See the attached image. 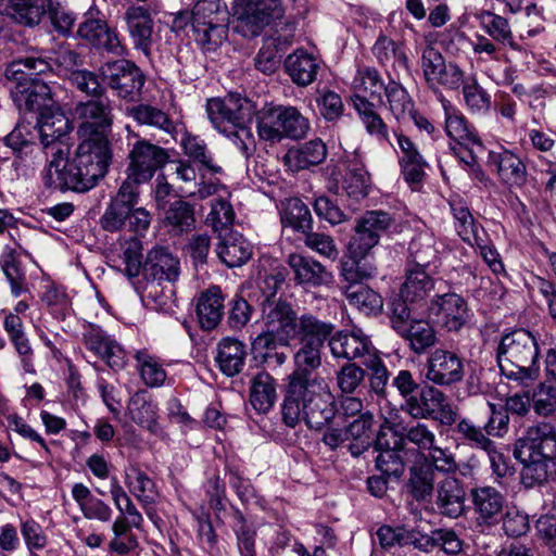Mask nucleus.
Instances as JSON below:
<instances>
[{
  "mask_svg": "<svg viewBox=\"0 0 556 556\" xmlns=\"http://www.w3.org/2000/svg\"><path fill=\"white\" fill-rule=\"evenodd\" d=\"M68 151V147L59 144L52 152V159L43 174L45 186L75 192L92 189L105 176L112 156L92 150V146L87 142L78 144L71 161H67Z\"/></svg>",
  "mask_w": 556,
  "mask_h": 556,
  "instance_id": "nucleus-1",
  "label": "nucleus"
},
{
  "mask_svg": "<svg viewBox=\"0 0 556 556\" xmlns=\"http://www.w3.org/2000/svg\"><path fill=\"white\" fill-rule=\"evenodd\" d=\"M334 396L325 379L302 380L287 384L281 405V420L290 428L301 421L311 430L328 426L337 414Z\"/></svg>",
  "mask_w": 556,
  "mask_h": 556,
  "instance_id": "nucleus-2",
  "label": "nucleus"
},
{
  "mask_svg": "<svg viewBox=\"0 0 556 556\" xmlns=\"http://www.w3.org/2000/svg\"><path fill=\"white\" fill-rule=\"evenodd\" d=\"M540 353L538 339L530 330L508 331L502 334L496 349L500 371L518 387H530L540 377Z\"/></svg>",
  "mask_w": 556,
  "mask_h": 556,
  "instance_id": "nucleus-3",
  "label": "nucleus"
},
{
  "mask_svg": "<svg viewBox=\"0 0 556 556\" xmlns=\"http://www.w3.org/2000/svg\"><path fill=\"white\" fill-rule=\"evenodd\" d=\"M52 70L51 63L42 56L29 55L13 61L7 68V76L15 81L12 98L20 110L48 111L54 108L51 87L39 75Z\"/></svg>",
  "mask_w": 556,
  "mask_h": 556,
  "instance_id": "nucleus-4",
  "label": "nucleus"
},
{
  "mask_svg": "<svg viewBox=\"0 0 556 556\" xmlns=\"http://www.w3.org/2000/svg\"><path fill=\"white\" fill-rule=\"evenodd\" d=\"M74 116L78 122L77 135L80 142L90 143L92 150L112 156L109 136L114 115L111 100L100 96L78 102Z\"/></svg>",
  "mask_w": 556,
  "mask_h": 556,
  "instance_id": "nucleus-5",
  "label": "nucleus"
},
{
  "mask_svg": "<svg viewBox=\"0 0 556 556\" xmlns=\"http://www.w3.org/2000/svg\"><path fill=\"white\" fill-rule=\"evenodd\" d=\"M192 9L195 42L204 51H216L228 37L227 4L223 0H197Z\"/></svg>",
  "mask_w": 556,
  "mask_h": 556,
  "instance_id": "nucleus-6",
  "label": "nucleus"
},
{
  "mask_svg": "<svg viewBox=\"0 0 556 556\" xmlns=\"http://www.w3.org/2000/svg\"><path fill=\"white\" fill-rule=\"evenodd\" d=\"M167 151L147 139H138L128 153L129 163L126 168V179L122 182V198L128 197L131 188L139 189V185L149 181L156 170L168 161Z\"/></svg>",
  "mask_w": 556,
  "mask_h": 556,
  "instance_id": "nucleus-7",
  "label": "nucleus"
},
{
  "mask_svg": "<svg viewBox=\"0 0 556 556\" xmlns=\"http://www.w3.org/2000/svg\"><path fill=\"white\" fill-rule=\"evenodd\" d=\"M263 331L255 338L254 346H268L280 342L288 346L293 340L298 315L292 305L282 300L263 302Z\"/></svg>",
  "mask_w": 556,
  "mask_h": 556,
  "instance_id": "nucleus-8",
  "label": "nucleus"
},
{
  "mask_svg": "<svg viewBox=\"0 0 556 556\" xmlns=\"http://www.w3.org/2000/svg\"><path fill=\"white\" fill-rule=\"evenodd\" d=\"M129 198H122V187L112 199L101 217V225L106 231L127 229L134 232L146 231L151 224V214L143 207H136L139 202V189H129Z\"/></svg>",
  "mask_w": 556,
  "mask_h": 556,
  "instance_id": "nucleus-9",
  "label": "nucleus"
},
{
  "mask_svg": "<svg viewBox=\"0 0 556 556\" xmlns=\"http://www.w3.org/2000/svg\"><path fill=\"white\" fill-rule=\"evenodd\" d=\"M232 10L235 28L243 37L258 36L285 14L281 0H237Z\"/></svg>",
  "mask_w": 556,
  "mask_h": 556,
  "instance_id": "nucleus-10",
  "label": "nucleus"
},
{
  "mask_svg": "<svg viewBox=\"0 0 556 556\" xmlns=\"http://www.w3.org/2000/svg\"><path fill=\"white\" fill-rule=\"evenodd\" d=\"M207 116L219 132H228V127H241L251 123L255 106L252 101L239 94L210 99L206 103Z\"/></svg>",
  "mask_w": 556,
  "mask_h": 556,
  "instance_id": "nucleus-11",
  "label": "nucleus"
},
{
  "mask_svg": "<svg viewBox=\"0 0 556 556\" xmlns=\"http://www.w3.org/2000/svg\"><path fill=\"white\" fill-rule=\"evenodd\" d=\"M102 77L118 98L128 101L139 99L146 81L142 71L127 60L108 63L102 67Z\"/></svg>",
  "mask_w": 556,
  "mask_h": 556,
  "instance_id": "nucleus-12",
  "label": "nucleus"
},
{
  "mask_svg": "<svg viewBox=\"0 0 556 556\" xmlns=\"http://www.w3.org/2000/svg\"><path fill=\"white\" fill-rule=\"evenodd\" d=\"M393 223L392 216L387 212H366L356 220L355 233L349 242L348 251H352L355 255H368L370 250L378 244L381 235Z\"/></svg>",
  "mask_w": 556,
  "mask_h": 556,
  "instance_id": "nucleus-13",
  "label": "nucleus"
},
{
  "mask_svg": "<svg viewBox=\"0 0 556 556\" xmlns=\"http://www.w3.org/2000/svg\"><path fill=\"white\" fill-rule=\"evenodd\" d=\"M428 311L434 323L447 331H459L470 316L467 301L455 292L433 296Z\"/></svg>",
  "mask_w": 556,
  "mask_h": 556,
  "instance_id": "nucleus-14",
  "label": "nucleus"
},
{
  "mask_svg": "<svg viewBox=\"0 0 556 556\" xmlns=\"http://www.w3.org/2000/svg\"><path fill=\"white\" fill-rule=\"evenodd\" d=\"M530 454L536 459L556 460V428L549 422H539L527 428L518 440L515 457Z\"/></svg>",
  "mask_w": 556,
  "mask_h": 556,
  "instance_id": "nucleus-15",
  "label": "nucleus"
},
{
  "mask_svg": "<svg viewBox=\"0 0 556 556\" xmlns=\"http://www.w3.org/2000/svg\"><path fill=\"white\" fill-rule=\"evenodd\" d=\"M464 374L463 359L452 351L435 349L427 359L426 378L433 384L450 387L460 382Z\"/></svg>",
  "mask_w": 556,
  "mask_h": 556,
  "instance_id": "nucleus-16",
  "label": "nucleus"
},
{
  "mask_svg": "<svg viewBox=\"0 0 556 556\" xmlns=\"http://www.w3.org/2000/svg\"><path fill=\"white\" fill-rule=\"evenodd\" d=\"M469 498L478 526L491 527L502 518L505 495L494 486L478 485L470 490Z\"/></svg>",
  "mask_w": 556,
  "mask_h": 556,
  "instance_id": "nucleus-17",
  "label": "nucleus"
},
{
  "mask_svg": "<svg viewBox=\"0 0 556 556\" xmlns=\"http://www.w3.org/2000/svg\"><path fill=\"white\" fill-rule=\"evenodd\" d=\"M329 348L336 358L359 359L363 365L377 354L370 339L361 329L334 333L329 339Z\"/></svg>",
  "mask_w": 556,
  "mask_h": 556,
  "instance_id": "nucleus-18",
  "label": "nucleus"
},
{
  "mask_svg": "<svg viewBox=\"0 0 556 556\" xmlns=\"http://www.w3.org/2000/svg\"><path fill=\"white\" fill-rule=\"evenodd\" d=\"M403 408L414 418H430L435 413L441 412L445 414L446 424L455 421V414L452 412L445 394L434 387L422 388L418 396L408 397L405 401Z\"/></svg>",
  "mask_w": 556,
  "mask_h": 556,
  "instance_id": "nucleus-19",
  "label": "nucleus"
},
{
  "mask_svg": "<svg viewBox=\"0 0 556 556\" xmlns=\"http://www.w3.org/2000/svg\"><path fill=\"white\" fill-rule=\"evenodd\" d=\"M180 261L166 247L151 249L142 265L144 280L167 281L174 283L180 276Z\"/></svg>",
  "mask_w": 556,
  "mask_h": 556,
  "instance_id": "nucleus-20",
  "label": "nucleus"
},
{
  "mask_svg": "<svg viewBox=\"0 0 556 556\" xmlns=\"http://www.w3.org/2000/svg\"><path fill=\"white\" fill-rule=\"evenodd\" d=\"M384 427L397 434L396 425L393 422L392 418L384 417V422L376 440V448L379 451L376 457V467L384 476L397 479L402 477L405 470L404 462L400 455V452L404 447L397 440L394 441L393 446L390 445L382 431Z\"/></svg>",
  "mask_w": 556,
  "mask_h": 556,
  "instance_id": "nucleus-21",
  "label": "nucleus"
},
{
  "mask_svg": "<svg viewBox=\"0 0 556 556\" xmlns=\"http://www.w3.org/2000/svg\"><path fill=\"white\" fill-rule=\"evenodd\" d=\"M124 20L135 48L149 55L154 29L150 10L143 5H130L125 11Z\"/></svg>",
  "mask_w": 556,
  "mask_h": 556,
  "instance_id": "nucleus-22",
  "label": "nucleus"
},
{
  "mask_svg": "<svg viewBox=\"0 0 556 556\" xmlns=\"http://www.w3.org/2000/svg\"><path fill=\"white\" fill-rule=\"evenodd\" d=\"M225 295L218 286L201 291L195 300V313L199 325L204 331L218 327L225 314Z\"/></svg>",
  "mask_w": 556,
  "mask_h": 556,
  "instance_id": "nucleus-23",
  "label": "nucleus"
},
{
  "mask_svg": "<svg viewBox=\"0 0 556 556\" xmlns=\"http://www.w3.org/2000/svg\"><path fill=\"white\" fill-rule=\"evenodd\" d=\"M86 348L106 362L115 370L126 365V352L99 327H90L84 334Z\"/></svg>",
  "mask_w": 556,
  "mask_h": 556,
  "instance_id": "nucleus-24",
  "label": "nucleus"
},
{
  "mask_svg": "<svg viewBox=\"0 0 556 556\" xmlns=\"http://www.w3.org/2000/svg\"><path fill=\"white\" fill-rule=\"evenodd\" d=\"M287 263L299 285L319 287L329 283L332 279V275L326 266L312 256L292 253L288 256Z\"/></svg>",
  "mask_w": 556,
  "mask_h": 556,
  "instance_id": "nucleus-25",
  "label": "nucleus"
},
{
  "mask_svg": "<svg viewBox=\"0 0 556 556\" xmlns=\"http://www.w3.org/2000/svg\"><path fill=\"white\" fill-rule=\"evenodd\" d=\"M465 497L460 480L446 477L438 483L435 505L441 515L453 519L460 517L465 511Z\"/></svg>",
  "mask_w": 556,
  "mask_h": 556,
  "instance_id": "nucleus-26",
  "label": "nucleus"
},
{
  "mask_svg": "<svg viewBox=\"0 0 556 556\" xmlns=\"http://www.w3.org/2000/svg\"><path fill=\"white\" fill-rule=\"evenodd\" d=\"M37 127V137L40 139L45 149H51V153L58 149L60 138L70 131V122L67 117L55 106L42 111L34 125Z\"/></svg>",
  "mask_w": 556,
  "mask_h": 556,
  "instance_id": "nucleus-27",
  "label": "nucleus"
},
{
  "mask_svg": "<svg viewBox=\"0 0 556 556\" xmlns=\"http://www.w3.org/2000/svg\"><path fill=\"white\" fill-rule=\"evenodd\" d=\"M327 154L326 143L315 138L289 149L283 156V162L291 172H300L321 164Z\"/></svg>",
  "mask_w": 556,
  "mask_h": 556,
  "instance_id": "nucleus-28",
  "label": "nucleus"
},
{
  "mask_svg": "<svg viewBox=\"0 0 556 556\" xmlns=\"http://www.w3.org/2000/svg\"><path fill=\"white\" fill-rule=\"evenodd\" d=\"M78 35L96 48L114 53H119L122 50L117 34L103 20L86 18L79 24Z\"/></svg>",
  "mask_w": 556,
  "mask_h": 556,
  "instance_id": "nucleus-29",
  "label": "nucleus"
},
{
  "mask_svg": "<svg viewBox=\"0 0 556 556\" xmlns=\"http://www.w3.org/2000/svg\"><path fill=\"white\" fill-rule=\"evenodd\" d=\"M249 401L252 407L261 413H268L277 401V381L265 370L251 376Z\"/></svg>",
  "mask_w": 556,
  "mask_h": 556,
  "instance_id": "nucleus-30",
  "label": "nucleus"
},
{
  "mask_svg": "<svg viewBox=\"0 0 556 556\" xmlns=\"http://www.w3.org/2000/svg\"><path fill=\"white\" fill-rule=\"evenodd\" d=\"M320 68L319 61L303 49H296L285 60V70L291 80L299 87L313 84Z\"/></svg>",
  "mask_w": 556,
  "mask_h": 556,
  "instance_id": "nucleus-31",
  "label": "nucleus"
},
{
  "mask_svg": "<svg viewBox=\"0 0 556 556\" xmlns=\"http://www.w3.org/2000/svg\"><path fill=\"white\" fill-rule=\"evenodd\" d=\"M3 328L13 344L15 352L21 358V364L25 372L35 374L33 364L34 351L30 341L25 332L22 318L13 313H9L3 320Z\"/></svg>",
  "mask_w": 556,
  "mask_h": 556,
  "instance_id": "nucleus-32",
  "label": "nucleus"
},
{
  "mask_svg": "<svg viewBox=\"0 0 556 556\" xmlns=\"http://www.w3.org/2000/svg\"><path fill=\"white\" fill-rule=\"evenodd\" d=\"M247 356V345L243 342L233 338H224L217 344L215 361L224 375L233 377L243 369Z\"/></svg>",
  "mask_w": 556,
  "mask_h": 556,
  "instance_id": "nucleus-33",
  "label": "nucleus"
},
{
  "mask_svg": "<svg viewBox=\"0 0 556 556\" xmlns=\"http://www.w3.org/2000/svg\"><path fill=\"white\" fill-rule=\"evenodd\" d=\"M353 103L366 132L380 144L392 146L389 127L376 112L375 104L359 94L354 96Z\"/></svg>",
  "mask_w": 556,
  "mask_h": 556,
  "instance_id": "nucleus-34",
  "label": "nucleus"
},
{
  "mask_svg": "<svg viewBox=\"0 0 556 556\" xmlns=\"http://www.w3.org/2000/svg\"><path fill=\"white\" fill-rule=\"evenodd\" d=\"M448 204L454 218L455 230L463 241L470 244L478 237H483L485 233L484 228L475 219L467 202L463 198L453 195Z\"/></svg>",
  "mask_w": 556,
  "mask_h": 556,
  "instance_id": "nucleus-35",
  "label": "nucleus"
},
{
  "mask_svg": "<svg viewBox=\"0 0 556 556\" xmlns=\"http://www.w3.org/2000/svg\"><path fill=\"white\" fill-rule=\"evenodd\" d=\"M72 497L77 503L83 516L88 520L109 522L112 519L113 510L103 500L93 495L90 489L84 483H75L72 486Z\"/></svg>",
  "mask_w": 556,
  "mask_h": 556,
  "instance_id": "nucleus-36",
  "label": "nucleus"
},
{
  "mask_svg": "<svg viewBox=\"0 0 556 556\" xmlns=\"http://www.w3.org/2000/svg\"><path fill=\"white\" fill-rule=\"evenodd\" d=\"M435 473L426 460L416 459L409 467L407 493L417 502H428L434 491Z\"/></svg>",
  "mask_w": 556,
  "mask_h": 556,
  "instance_id": "nucleus-37",
  "label": "nucleus"
},
{
  "mask_svg": "<svg viewBox=\"0 0 556 556\" xmlns=\"http://www.w3.org/2000/svg\"><path fill=\"white\" fill-rule=\"evenodd\" d=\"M489 161L496 166L502 180L510 186H522L527 180V168L520 157L508 150L491 151Z\"/></svg>",
  "mask_w": 556,
  "mask_h": 556,
  "instance_id": "nucleus-38",
  "label": "nucleus"
},
{
  "mask_svg": "<svg viewBox=\"0 0 556 556\" xmlns=\"http://www.w3.org/2000/svg\"><path fill=\"white\" fill-rule=\"evenodd\" d=\"M377 274L376 265L367 255H355L352 251L340 261V276L343 286L365 285Z\"/></svg>",
  "mask_w": 556,
  "mask_h": 556,
  "instance_id": "nucleus-39",
  "label": "nucleus"
},
{
  "mask_svg": "<svg viewBox=\"0 0 556 556\" xmlns=\"http://www.w3.org/2000/svg\"><path fill=\"white\" fill-rule=\"evenodd\" d=\"M324 345L301 343V348L294 355L295 369L288 377V384H293L298 379L318 380L324 379L313 371L321 365V349Z\"/></svg>",
  "mask_w": 556,
  "mask_h": 556,
  "instance_id": "nucleus-40",
  "label": "nucleus"
},
{
  "mask_svg": "<svg viewBox=\"0 0 556 556\" xmlns=\"http://www.w3.org/2000/svg\"><path fill=\"white\" fill-rule=\"evenodd\" d=\"M37 139V127L31 123L20 121L3 138V142L12 150L16 159L24 160L39 150Z\"/></svg>",
  "mask_w": 556,
  "mask_h": 556,
  "instance_id": "nucleus-41",
  "label": "nucleus"
},
{
  "mask_svg": "<svg viewBox=\"0 0 556 556\" xmlns=\"http://www.w3.org/2000/svg\"><path fill=\"white\" fill-rule=\"evenodd\" d=\"M334 326L318 319L313 314H302L296 323L293 340L300 343L324 345L332 337Z\"/></svg>",
  "mask_w": 556,
  "mask_h": 556,
  "instance_id": "nucleus-42",
  "label": "nucleus"
},
{
  "mask_svg": "<svg viewBox=\"0 0 556 556\" xmlns=\"http://www.w3.org/2000/svg\"><path fill=\"white\" fill-rule=\"evenodd\" d=\"M216 253L228 267H239L251 258L252 245L242 235L230 232L219 242Z\"/></svg>",
  "mask_w": 556,
  "mask_h": 556,
  "instance_id": "nucleus-43",
  "label": "nucleus"
},
{
  "mask_svg": "<svg viewBox=\"0 0 556 556\" xmlns=\"http://www.w3.org/2000/svg\"><path fill=\"white\" fill-rule=\"evenodd\" d=\"M477 18L481 28L496 42L508 46L513 50L519 51L520 47L515 41L509 22L504 16L489 10H482Z\"/></svg>",
  "mask_w": 556,
  "mask_h": 556,
  "instance_id": "nucleus-44",
  "label": "nucleus"
},
{
  "mask_svg": "<svg viewBox=\"0 0 556 556\" xmlns=\"http://www.w3.org/2000/svg\"><path fill=\"white\" fill-rule=\"evenodd\" d=\"M164 225L174 235H182L195 227L194 206L185 201L176 200L165 208Z\"/></svg>",
  "mask_w": 556,
  "mask_h": 556,
  "instance_id": "nucleus-45",
  "label": "nucleus"
},
{
  "mask_svg": "<svg viewBox=\"0 0 556 556\" xmlns=\"http://www.w3.org/2000/svg\"><path fill=\"white\" fill-rule=\"evenodd\" d=\"M374 415L363 413L354 419L345 429L346 439L354 442L349 444V450L354 457L362 455L372 443Z\"/></svg>",
  "mask_w": 556,
  "mask_h": 556,
  "instance_id": "nucleus-46",
  "label": "nucleus"
},
{
  "mask_svg": "<svg viewBox=\"0 0 556 556\" xmlns=\"http://www.w3.org/2000/svg\"><path fill=\"white\" fill-rule=\"evenodd\" d=\"M397 334L403 338L409 349L418 355L424 354L437 343L435 330L426 320L416 319L406 326L403 331L397 332Z\"/></svg>",
  "mask_w": 556,
  "mask_h": 556,
  "instance_id": "nucleus-47",
  "label": "nucleus"
},
{
  "mask_svg": "<svg viewBox=\"0 0 556 556\" xmlns=\"http://www.w3.org/2000/svg\"><path fill=\"white\" fill-rule=\"evenodd\" d=\"M283 105H265L257 115V134L262 140L280 142L283 139Z\"/></svg>",
  "mask_w": 556,
  "mask_h": 556,
  "instance_id": "nucleus-48",
  "label": "nucleus"
},
{
  "mask_svg": "<svg viewBox=\"0 0 556 556\" xmlns=\"http://www.w3.org/2000/svg\"><path fill=\"white\" fill-rule=\"evenodd\" d=\"M433 279L421 267H409L406 269V278L400 293L410 303H418L426 299L433 289Z\"/></svg>",
  "mask_w": 556,
  "mask_h": 556,
  "instance_id": "nucleus-49",
  "label": "nucleus"
},
{
  "mask_svg": "<svg viewBox=\"0 0 556 556\" xmlns=\"http://www.w3.org/2000/svg\"><path fill=\"white\" fill-rule=\"evenodd\" d=\"M126 114L139 125L161 129L167 134L175 130V124L167 113L150 104H137L127 108Z\"/></svg>",
  "mask_w": 556,
  "mask_h": 556,
  "instance_id": "nucleus-50",
  "label": "nucleus"
},
{
  "mask_svg": "<svg viewBox=\"0 0 556 556\" xmlns=\"http://www.w3.org/2000/svg\"><path fill=\"white\" fill-rule=\"evenodd\" d=\"M49 0H10V15L20 24L38 25L47 14Z\"/></svg>",
  "mask_w": 556,
  "mask_h": 556,
  "instance_id": "nucleus-51",
  "label": "nucleus"
},
{
  "mask_svg": "<svg viewBox=\"0 0 556 556\" xmlns=\"http://www.w3.org/2000/svg\"><path fill=\"white\" fill-rule=\"evenodd\" d=\"M181 147L189 160L200 164L202 168L211 174L217 175L224 172L223 167L214 160L205 141L200 137L186 135L181 140Z\"/></svg>",
  "mask_w": 556,
  "mask_h": 556,
  "instance_id": "nucleus-52",
  "label": "nucleus"
},
{
  "mask_svg": "<svg viewBox=\"0 0 556 556\" xmlns=\"http://www.w3.org/2000/svg\"><path fill=\"white\" fill-rule=\"evenodd\" d=\"M342 289L350 305L365 314H377L383 306L380 294L366 285L342 286Z\"/></svg>",
  "mask_w": 556,
  "mask_h": 556,
  "instance_id": "nucleus-53",
  "label": "nucleus"
},
{
  "mask_svg": "<svg viewBox=\"0 0 556 556\" xmlns=\"http://www.w3.org/2000/svg\"><path fill=\"white\" fill-rule=\"evenodd\" d=\"M125 484L129 492L142 504L154 502L155 483L137 465L128 466L125 471Z\"/></svg>",
  "mask_w": 556,
  "mask_h": 556,
  "instance_id": "nucleus-54",
  "label": "nucleus"
},
{
  "mask_svg": "<svg viewBox=\"0 0 556 556\" xmlns=\"http://www.w3.org/2000/svg\"><path fill=\"white\" fill-rule=\"evenodd\" d=\"M445 111V130L447 136L455 142L462 144H479L480 139L477 132L468 126L464 115L458 111L447 108L444 104Z\"/></svg>",
  "mask_w": 556,
  "mask_h": 556,
  "instance_id": "nucleus-55",
  "label": "nucleus"
},
{
  "mask_svg": "<svg viewBox=\"0 0 556 556\" xmlns=\"http://www.w3.org/2000/svg\"><path fill=\"white\" fill-rule=\"evenodd\" d=\"M156 405L144 392H136L128 402V414L134 422L153 431L156 427Z\"/></svg>",
  "mask_w": 556,
  "mask_h": 556,
  "instance_id": "nucleus-56",
  "label": "nucleus"
},
{
  "mask_svg": "<svg viewBox=\"0 0 556 556\" xmlns=\"http://www.w3.org/2000/svg\"><path fill=\"white\" fill-rule=\"evenodd\" d=\"M397 441L403 447L405 443H409L416 446L420 454H425L429 448L434 447L437 435L430 425L415 421L403 427L402 437Z\"/></svg>",
  "mask_w": 556,
  "mask_h": 556,
  "instance_id": "nucleus-57",
  "label": "nucleus"
},
{
  "mask_svg": "<svg viewBox=\"0 0 556 556\" xmlns=\"http://www.w3.org/2000/svg\"><path fill=\"white\" fill-rule=\"evenodd\" d=\"M435 237L429 231L418 233L409 243V257L414 267L426 268L438 258Z\"/></svg>",
  "mask_w": 556,
  "mask_h": 556,
  "instance_id": "nucleus-58",
  "label": "nucleus"
},
{
  "mask_svg": "<svg viewBox=\"0 0 556 556\" xmlns=\"http://www.w3.org/2000/svg\"><path fill=\"white\" fill-rule=\"evenodd\" d=\"M462 93L466 108L472 114L483 115L489 112L491 108V96L478 83L475 76L464 79Z\"/></svg>",
  "mask_w": 556,
  "mask_h": 556,
  "instance_id": "nucleus-59",
  "label": "nucleus"
},
{
  "mask_svg": "<svg viewBox=\"0 0 556 556\" xmlns=\"http://www.w3.org/2000/svg\"><path fill=\"white\" fill-rule=\"evenodd\" d=\"M389 109L396 121L401 122L414 114V101L407 90L394 80H391L384 88Z\"/></svg>",
  "mask_w": 556,
  "mask_h": 556,
  "instance_id": "nucleus-60",
  "label": "nucleus"
},
{
  "mask_svg": "<svg viewBox=\"0 0 556 556\" xmlns=\"http://www.w3.org/2000/svg\"><path fill=\"white\" fill-rule=\"evenodd\" d=\"M285 226L292 227L295 231L307 233L313 229V218L308 206L300 199H291L281 218Z\"/></svg>",
  "mask_w": 556,
  "mask_h": 556,
  "instance_id": "nucleus-61",
  "label": "nucleus"
},
{
  "mask_svg": "<svg viewBox=\"0 0 556 556\" xmlns=\"http://www.w3.org/2000/svg\"><path fill=\"white\" fill-rule=\"evenodd\" d=\"M143 382L151 388L161 387L166 380V371L160 362L143 351L135 355Z\"/></svg>",
  "mask_w": 556,
  "mask_h": 556,
  "instance_id": "nucleus-62",
  "label": "nucleus"
},
{
  "mask_svg": "<svg viewBox=\"0 0 556 556\" xmlns=\"http://www.w3.org/2000/svg\"><path fill=\"white\" fill-rule=\"evenodd\" d=\"M465 79L464 71L456 64L455 62H445L442 67H440L439 72H437L435 77H433L428 87L438 91L440 87L445 90H458L463 85Z\"/></svg>",
  "mask_w": 556,
  "mask_h": 556,
  "instance_id": "nucleus-63",
  "label": "nucleus"
},
{
  "mask_svg": "<svg viewBox=\"0 0 556 556\" xmlns=\"http://www.w3.org/2000/svg\"><path fill=\"white\" fill-rule=\"evenodd\" d=\"M532 407L542 417L556 416V388L541 382L532 395Z\"/></svg>",
  "mask_w": 556,
  "mask_h": 556,
  "instance_id": "nucleus-64",
  "label": "nucleus"
}]
</instances>
